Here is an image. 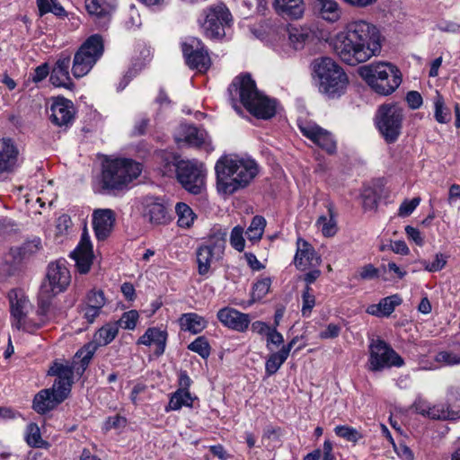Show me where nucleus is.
Segmentation results:
<instances>
[{"instance_id": "31", "label": "nucleus", "mask_w": 460, "mask_h": 460, "mask_svg": "<svg viewBox=\"0 0 460 460\" xmlns=\"http://www.w3.org/2000/svg\"><path fill=\"white\" fill-rule=\"evenodd\" d=\"M274 6L278 13L290 19H298L305 12L303 0H275Z\"/></svg>"}, {"instance_id": "42", "label": "nucleus", "mask_w": 460, "mask_h": 460, "mask_svg": "<svg viewBox=\"0 0 460 460\" xmlns=\"http://www.w3.org/2000/svg\"><path fill=\"white\" fill-rule=\"evenodd\" d=\"M334 432L338 437L353 444H357L364 437L359 430L348 425L336 426Z\"/></svg>"}, {"instance_id": "44", "label": "nucleus", "mask_w": 460, "mask_h": 460, "mask_svg": "<svg viewBox=\"0 0 460 460\" xmlns=\"http://www.w3.org/2000/svg\"><path fill=\"white\" fill-rule=\"evenodd\" d=\"M434 360L446 367L460 365V351L456 352L450 349L440 350L435 355Z\"/></svg>"}, {"instance_id": "22", "label": "nucleus", "mask_w": 460, "mask_h": 460, "mask_svg": "<svg viewBox=\"0 0 460 460\" xmlns=\"http://www.w3.org/2000/svg\"><path fill=\"white\" fill-rule=\"evenodd\" d=\"M321 259L316 254L314 248L303 238L296 240V251L294 256V264L299 270H305L320 264Z\"/></svg>"}, {"instance_id": "52", "label": "nucleus", "mask_w": 460, "mask_h": 460, "mask_svg": "<svg viewBox=\"0 0 460 460\" xmlns=\"http://www.w3.org/2000/svg\"><path fill=\"white\" fill-rule=\"evenodd\" d=\"M105 303L106 299L102 290H91L86 296L85 305L92 307L99 308L102 310Z\"/></svg>"}, {"instance_id": "57", "label": "nucleus", "mask_w": 460, "mask_h": 460, "mask_svg": "<svg viewBox=\"0 0 460 460\" xmlns=\"http://www.w3.org/2000/svg\"><path fill=\"white\" fill-rule=\"evenodd\" d=\"M412 407L416 412L429 419V412H431L432 405L427 400L418 397L413 402Z\"/></svg>"}, {"instance_id": "40", "label": "nucleus", "mask_w": 460, "mask_h": 460, "mask_svg": "<svg viewBox=\"0 0 460 460\" xmlns=\"http://www.w3.org/2000/svg\"><path fill=\"white\" fill-rule=\"evenodd\" d=\"M434 117L438 123L446 124L451 120V112L446 107L444 98L438 92L434 98Z\"/></svg>"}, {"instance_id": "15", "label": "nucleus", "mask_w": 460, "mask_h": 460, "mask_svg": "<svg viewBox=\"0 0 460 460\" xmlns=\"http://www.w3.org/2000/svg\"><path fill=\"white\" fill-rule=\"evenodd\" d=\"M181 50L186 64L191 69L206 72L211 66L210 57L203 42L198 38L189 37L181 42Z\"/></svg>"}, {"instance_id": "28", "label": "nucleus", "mask_w": 460, "mask_h": 460, "mask_svg": "<svg viewBox=\"0 0 460 460\" xmlns=\"http://www.w3.org/2000/svg\"><path fill=\"white\" fill-rule=\"evenodd\" d=\"M74 367L68 364L55 362L49 369L48 374L57 376L53 387L68 396L71 391Z\"/></svg>"}, {"instance_id": "39", "label": "nucleus", "mask_w": 460, "mask_h": 460, "mask_svg": "<svg viewBox=\"0 0 460 460\" xmlns=\"http://www.w3.org/2000/svg\"><path fill=\"white\" fill-rule=\"evenodd\" d=\"M175 211L178 217V226L182 228H189L192 226L196 215L190 206L183 202H179L175 206Z\"/></svg>"}, {"instance_id": "9", "label": "nucleus", "mask_w": 460, "mask_h": 460, "mask_svg": "<svg viewBox=\"0 0 460 460\" xmlns=\"http://www.w3.org/2000/svg\"><path fill=\"white\" fill-rule=\"evenodd\" d=\"M104 52L103 39L100 34L87 38L75 53L72 73L75 77L86 75Z\"/></svg>"}, {"instance_id": "6", "label": "nucleus", "mask_w": 460, "mask_h": 460, "mask_svg": "<svg viewBox=\"0 0 460 460\" xmlns=\"http://www.w3.org/2000/svg\"><path fill=\"white\" fill-rule=\"evenodd\" d=\"M142 172V164L128 158L107 160L102 165V186L108 190H120Z\"/></svg>"}, {"instance_id": "16", "label": "nucleus", "mask_w": 460, "mask_h": 460, "mask_svg": "<svg viewBox=\"0 0 460 460\" xmlns=\"http://www.w3.org/2000/svg\"><path fill=\"white\" fill-rule=\"evenodd\" d=\"M298 128L304 137L310 139L330 155L337 150V142L333 135L325 128L312 121H300Z\"/></svg>"}, {"instance_id": "35", "label": "nucleus", "mask_w": 460, "mask_h": 460, "mask_svg": "<svg viewBox=\"0 0 460 460\" xmlns=\"http://www.w3.org/2000/svg\"><path fill=\"white\" fill-rule=\"evenodd\" d=\"M197 399L190 391L177 389L171 394L168 405L165 407V411H179L182 407L192 408L193 402Z\"/></svg>"}, {"instance_id": "13", "label": "nucleus", "mask_w": 460, "mask_h": 460, "mask_svg": "<svg viewBox=\"0 0 460 460\" xmlns=\"http://www.w3.org/2000/svg\"><path fill=\"white\" fill-rule=\"evenodd\" d=\"M368 369L373 372L387 367L403 366L402 358L381 339L372 340L369 344Z\"/></svg>"}, {"instance_id": "47", "label": "nucleus", "mask_w": 460, "mask_h": 460, "mask_svg": "<svg viewBox=\"0 0 460 460\" xmlns=\"http://www.w3.org/2000/svg\"><path fill=\"white\" fill-rule=\"evenodd\" d=\"M139 319V314L137 310H129L122 314L119 321L114 322L118 328L125 330H134Z\"/></svg>"}, {"instance_id": "30", "label": "nucleus", "mask_w": 460, "mask_h": 460, "mask_svg": "<svg viewBox=\"0 0 460 460\" xmlns=\"http://www.w3.org/2000/svg\"><path fill=\"white\" fill-rule=\"evenodd\" d=\"M167 337L168 334L166 331L160 330L156 327H150L139 337L137 343L146 346L155 345V354L161 356L165 350Z\"/></svg>"}, {"instance_id": "29", "label": "nucleus", "mask_w": 460, "mask_h": 460, "mask_svg": "<svg viewBox=\"0 0 460 460\" xmlns=\"http://www.w3.org/2000/svg\"><path fill=\"white\" fill-rule=\"evenodd\" d=\"M40 249V239L37 238L26 242L20 246L12 247L6 253L4 260L12 266L21 264L25 259L37 252Z\"/></svg>"}, {"instance_id": "56", "label": "nucleus", "mask_w": 460, "mask_h": 460, "mask_svg": "<svg viewBox=\"0 0 460 460\" xmlns=\"http://www.w3.org/2000/svg\"><path fill=\"white\" fill-rule=\"evenodd\" d=\"M447 263L446 258L441 253L436 254L431 262L423 261L424 269L429 272H436L442 270Z\"/></svg>"}, {"instance_id": "41", "label": "nucleus", "mask_w": 460, "mask_h": 460, "mask_svg": "<svg viewBox=\"0 0 460 460\" xmlns=\"http://www.w3.org/2000/svg\"><path fill=\"white\" fill-rule=\"evenodd\" d=\"M265 226H266L265 218L261 216H255L252 218V220L246 231V235H247L248 240L251 242L260 241L264 233Z\"/></svg>"}, {"instance_id": "10", "label": "nucleus", "mask_w": 460, "mask_h": 460, "mask_svg": "<svg viewBox=\"0 0 460 460\" xmlns=\"http://www.w3.org/2000/svg\"><path fill=\"white\" fill-rule=\"evenodd\" d=\"M403 110L394 103H385L378 107L375 123L386 143H394L402 130Z\"/></svg>"}, {"instance_id": "23", "label": "nucleus", "mask_w": 460, "mask_h": 460, "mask_svg": "<svg viewBox=\"0 0 460 460\" xmlns=\"http://www.w3.org/2000/svg\"><path fill=\"white\" fill-rule=\"evenodd\" d=\"M115 213L110 208L95 209L93 213V226L99 241L105 240L111 233L115 223Z\"/></svg>"}, {"instance_id": "1", "label": "nucleus", "mask_w": 460, "mask_h": 460, "mask_svg": "<svg viewBox=\"0 0 460 460\" xmlns=\"http://www.w3.org/2000/svg\"><path fill=\"white\" fill-rule=\"evenodd\" d=\"M382 49V36L378 28L362 18H351L337 33L333 50L349 66L365 63L377 57Z\"/></svg>"}, {"instance_id": "43", "label": "nucleus", "mask_w": 460, "mask_h": 460, "mask_svg": "<svg viewBox=\"0 0 460 460\" xmlns=\"http://www.w3.org/2000/svg\"><path fill=\"white\" fill-rule=\"evenodd\" d=\"M270 286V278L265 277L258 279L252 286L251 293L252 301L250 304L262 299L269 293Z\"/></svg>"}, {"instance_id": "12", "label": "nucleus", "mask_w": 460, "mask_h": 460, "mask_svg": "<svg viewBox=\"0 0 460 460\" xmlns=\"http://www.w3.org/2000/svg\"><path fill=\"white\" fill-rule=\"evenodd\" d=\"M178 181L189 192L200 194L205 188L206 170L197 160H180L175 164Z\"/></svg>"}, {"instance_id": "11", "label": "nucleus", "mask_w": 460, "mask_h": 460, "mask_svg": "<svg viewBox=\"0 0 460 460\" xmlns=\"http://www.w3.org/2000/svg\"><path fill=\"white\" fill-rule=\"evenodd\" d=\"M199 19L204 34L210 39H221L225 36V28L232 22V14L223 3H217L203 10Z\"/></svg>"}, {"instance_id": "37", "label": "nucleus", "mask_w": 460, "mask_h": 460, "mask_svg": "<svg viewBox=\"0 0 460 460\" xmlns=\"http://www.w3.org/2000/svg\"><path fill=\"white\" fill-rule=\"evenodd\" d=\"M117 0H85V7L91 15L98 18L110 15L116 8Z\"/></svg>"}, {"instance_id": "48", "label": "nucleus", "mask_w": 460, "mask_h": 460, "mask_svg": "<svg viewBox=\"0 0 460 460\" xmlns=\"http://www.w3.org/2000/svg\"><path fill=\"white\" fill-rule=\"evenodd\" d=\"M188 349L198 353L201 358H207L210 355V346L204 336H199L188 345Z\"/></svg>"}, {"instance_id": "64", "label": "nucleus", "mask_w": 460, "mask_h": 460, "mask_svg": "<svg viewBox=\"0 0 460 460\" xmlns=\"http://www.w3.org/2000/svg\"><path fill=\"white\" fill-rule=\"evenodd\" d=\"M406 101L409 106L413 110L419 109L422 104V97L416 91L409 92L406 95Z\"/></svg>"}, {"instance_id": "7", "label": "nucleus", "mask_w": 460, "mask_h": 460, "mask_svg": "<svg viewBox=\"0 0 460 460\" xmlns=\"http://www.w3.org/2000/svg\"><path fill=\"white\" fill-rule=\"evenodd\" d=\"M313 66L321 93L330 98L344 93L349 79L344 70L334 60L330 58H321L315 59Z\"/></svg>"}, {"instance_id": "3", "label": "nucleus", "mask_w": 460, "mask_h": 460, "mask_svg": "<svg viewBox=\"0 0 460 460\" xmlns=\"http://www.w3.org/2000/svg\"><path fill=\"white\" fill-rule=\"evenodd\" d=\"M228 91L232 96L234 108H236L234 98L238 97L243 107L258 119H268L276 114V101L263 95L248 74L236 76L229 85Z\"/></svg>"}, {"instance_id": "49", "label": "nucleus", "mask_w": 460, "mask_h": 460, "mask_svg": "<svg viewBox=\"0 0 460 460\" xmlns=\"http://www.w3.org/2000/svg\"><path fill=\"white\" fill-rule=\"evenodd\" d=\"M311 287H305L302 294V315L308 317L311 314V311L315 305V296L312 294Z\"/></svg>"}, {"instance_id": "34", "label": "nucleus", "mask_w": 460, "mask_h": 460, "mask_svg": "<svg viewBox=\"0 0 460 460\" xmlns=\"http://www.w3.org/2000/svg\"><path fill=\"white\" fill-rule=\"evenodd\" d=\"M402 299L394 295L383 298L378 304L367 307V313L375 316H389L396 305H400Z\"/></svg>"}, {"instance_id": "62", "label": "nucleus", "mask_w": 460, "mask_h": 460, "mask_svg": "<svg viewBox=\"0 0 460 460\" xmlns=\"http://www.w3.org/2000/svg\"><path fill=\"white\" fill-rule=\"evenodd\" d=\"M379 269L375 268L372 264H367L361 268L359 276L362 279H372L379 276Z\"/></svg>"}, {"instance_id": "21", "label": "nucleus", "mask_w": 460, "mask_h": 460, "mask_svg": "<svg viewBox=\"0 0 460 460\" xmlns=\"http://www.w3.org/2000/svg\"><path fill=\"white\" fill-rule=\"evenodd\" d=\"M217 316L224 326L239 332H245L251 323L248 314L242 313L232 307L220 309Z\"/></svg>"}, {"instance_id": "2", "label": "nucleus", "mask_w": 460, "mask_h": 460, "mask_svg": "<svg viewBox=\"0 0 460 460\" xmlns=\"http://www.w3.org/2000/svg\"><path fill=\"white\" fill-rule=\"evenodd\" d=\"M218 192L232 195L247 187L259 172L257 163L249 157L222 155L215 164Z\"/></svg>"}, {"instance_id": "50", "label": "nucleus", "mask_w": 460, "mask_h": 460, "mask_svg": "<svg viewBox=\"0 0 460 460\" xmlns=\"http://www.w3.org/2000/svg\"><path fill=\"white\" fill-rule=\"evenodd\" d=\"M243 233V228L240 226H236L232 229L230 234V244L238 252H243L245 247Z\"/></svg>"}, {"instance_id": "51", "label": "nucleus", "mask_w": 460, "mask_h": 460, "mask_svg": "<svg viewBox=\"0 0 460 460\" xmlns=\"http://www.w3.org/2000/svg\"><path fill=\"white\" fill-rule=\"evenodd\" d=\"M26 442L33 447H40L42 442L40 429L35 423H30L26 431Z\"/></svg>"}, {"instance_id": "19", "label": "nucleus", "mask_w": 460, "mask_h": 460, "mask_svg": "<svg viewBox=\"0 0 460 460\" xmlns=\"http://www.w3.org/2000/svg\"><path fill=\"white\" fill-rule=\"evenodd\" d=\"M66 398L67 395L52 386L51 388L40 391L34 396L32 408L36 412L44 414L55 409Z\"/></svg>"}, {"instance_id": "14", "label": "nucleus", "mask_w": 460, "mask_h": 460, "mask_svg": "<svg viewBox=\"0 0 460 460\" xmlns=\"http://www.w3.org/2000/svg\"><path fill=\"white\" fill-rule=\"evenodd\" d=\"M118 324L109 323L101 327L93 335V341L79 349L75 357L81 358L82 371L87 367L90 360L99 347L110 344L118 335Z\"/></svg>"}, {"instance_id": "55", "label": "nucleus", "mask_w": 460, "mask_h": 460, "mask_svg": "<svg viewBox=\"0 0 460 460\" xmlns=\"http://www.w3.org/2000/svg\"><path fill=\"white\" fill-rule=\"evenodd\" d=\"M420 203V198L416 197L411 200L405 199L400 206L398 215L400 217L410 216Z\"/></svg>"}, {"instance_id": "32", "label": "nucleus", "mask_w": 460, "mask_h": 460, "mask_svg": "<svg viewBox=\"0 0 460 460\" xmlns=\"http://www.w3.org/2000/svg\"><path fill=\"white\" fill-rule=\"evenodd\" d=\"M178 323L181 331L189 332L192 334L201 332L208 325L207 320L196 313L182 314Z\"/></svg>"}, {"instance_id": "24", "label": "nucleus", "mask_w": 460, "mask_h": 460, "mask_svg": "<svg viewBox=\"0 0 460 460\" xmlns=\"http://www.w3.org/2000/svg\"><path fill=\"white\" fill-rule=\"evenodd\" d=\"M175 139L178 144L184 142L189 146L197 147L205 146L208 148L211 145L205 130L187 124L180 126Z\"/></svg>"}, {"instance_id": "27", "label": "nucleus", "mask_w": 460, "mask_h": 460, "mask_svg": "<svg viewBox=\"0 0 460 460\" xmlns=\"http://www.w3.org/2000/svg\"><path fill=\"white\" fill-rule=\"evenodd\" d=\"M71 66V58L69 55L62 54L50 73L49 80L54 86L71 89L74 85L70 75L69 68Z\"/></svg>"}, {"instance_id": "60", "label": "nucleus", "mask_w": 460, "mask_h": 460, "mask_svg": "<svg viewBox=\"0 0 460 460\" xmlns=\"http://www.w3.org/2000/svg\"><path fill=\"white\" fill-rule=\"evenodd\" d=\"M71 226V218L68 215L63 214L58 217L56 228L58 234H65Z\"/></svg>"}, {"instance_id": "4", "label": "nucleus", "mask_w": 460, "mask_h": 460, "mask_svg": "<svg viewBox=\"0 0 460 460\" xmlns=\"http://www.w3.org/2000/svg\"><path fill=\"white\" fill-rule=\"evenodd\" d=\"M71 281L70 272L65 261L51 262L47 270L46 279L41 284L39 293L38 314L41 317L40 323H36V329L49 318L51 299L58 294L64 292Z\"/></svg>"}, {"instance_id": "58", "label": "nucleus", "mask_w": 460, "mask_h": 460, "mask_svg": "<svg viewBox=\"0 0 460 460\" xmlns=\"http://www.w3.org/2000/svg\"><path fill=\"white\" fill-rule=\"evenodd\" d=\"M341 326L335 323H329L325 330L321 332L319 337L323 340L334 339L341 333Z\"/></svg>"}, {"instance_id": "25", "label": "nucleus", "mask_w": 460, "mask_h": 460, "mask_svg": "<svg viewBox=\"0 0 460 460\" xmlns=\"http://www.w3.org/2000/svg\"><path fill=\"white\" fill-rule=\"evenodd\" d=\"M19 150L11 138L0 137V174L12 172L18 166Z\"/></svg>"}, {"instance_id": "8", "label": "nucleus", "mask_w": 460, "mask_h": 460, "mask_svg": "<svg viewBox=\"0 0 460 460\" xmlns=\"http://www.w3.org/2000/svg\"><path fill=\"white\" fill-rule=\"evenodd\" d=\"M227 229L216 226L211 229L208 241L197 250L199 273L206 275L213 263L223 258L226 243Z\"/></svg>"}, {"instance_id": "54", "label": "nucleus", "mask_w": 460, "mask_h": 460, "mask_svg": "<svg viewBox=\"0 0 460 460\" xmlns=\"http://www.w3.org/2000/svg\"><path fill=\"white\" fill-rule=\"evenodd\" d=\"M266 338V347L269 350H272V345L279 347L284 343V337L279 332H278L276 326H272Z\"/></svg>"}, {"instance_id": "17", "label": "nucleus", "mask_w": 460, "mask_h": 460, "mask_svg": "<svg viewBox=\"0 0 460 460\" xmlns=\"http://www.w3.org/2000/svg\"><path fill=\"white\" fill-rule=\"evenodd\" d=\"M142 216L151 225H165L170 221L167 208L158 197L146 196L142 199Z\"/></svg>"}, {"instance_id": "59", "label": "nucleus", "mask_w": 460, "mask_h": 460, "mask_svg": "<svg viewBox=\"0 0 460 460\" xmlns=\"http://www.w3.org/2000/svg\"><path fill=\"white\" fill-rule=\"evenodd\" d=\"M49 74V67L47 63H44L39 66H37L32 75H31V80L34 83L41 82L43 79H45L48 75Z\"/></svg>"}, {"instance_id": "53", "label": "nucleus", "mask_w": 460, "mask_h": 460, "mask_svg": "<svg viewBox=\"0 0 460 460\" xmlns=\"http://www.w3.org/2000/svg\"><path fill=\"white\" fill-rule=\"evenodd\" d=\"M429 419L436 420H451L449 410L447 403H438L432 405Z\"/></svg>"}, {"instance_id": "61", "label": "nucleus", "mask_w": 460, "mask_h": 460, "mask_svg": "<svg viewBox=\"0 0 460 460\" xmlns=\"http://www.w3.org/2000/svg\"><path fill=\"white\" fill-rule=\"evenodd\" d=\"M384 273H393L398 279H402L406 275V271L402 270L395 262L390 261L387 265H382L380 268Z\"/></svg>"}, {"instance_id": "63", "label": "nucleus", "mask_w": 460, "mask_h": 460, "mask_svg": "<svg viewBox=\"0 0 460 460\" xmlns=\"http://www.w3.org/2000/svg\"><path fill=\"white\" fill-rule=\"evenodd\" d=\"M437 28L443 32L456 33L460 30V24L452 21H442L438 23Z\"/></svg>"}, {"instance_id": "38", "label": "nucleus", "mask_w": 460, "mask_h": 460, "mask_svg": "<svg viewBox=\"0 0 460 460\" xmlns=\"http://www.w3.org/2000/svg\"><path fill=\"white\" fill-rule=\"evenodd\" d=\"M288 40L295 49H300L311 37V31L305 27L290 26L288 28Z\"/></svg>"}, {"instance_id": "26", "label": "nucleus", "mask_w": 460, "mask_h": 460, "mask_svg": "<svg viewBox=\"0 0 460 460\" xmlns=\"http://www.w3.org/2000/svg\"><path fill=\"white\" fill-rule=\"evenodd\" d=\"M50 111L51 121L58 127L68 126L74 119L73 102L65 98L55 100L51 104Z\"/></svg>"}, {"instance_id": "45", "label": "nucleus", "mask_w": 460, "mask_h": 460, "mask_svg": "<svg viewBox=\"0 0 460 460\" xmlns=\"http://www.w3.org/2000/svg\"><path fill=\"white\" fill-rule=\"evenodd\" d=\"M288 357L285 352L280 350L271 353L265 363V371L268 376H272L280 368L287 360Z\"/></svg>"}, {"instance_id": "20", "label": "nucleus", "mask_w": 460, "mask_h": 460, "mask_svg": "<svg viewBox=\"0 0 460 460\" xmlns=\"http://www.w3.org/2000/svg\"><path fill=\"white\" fill-rule=\"evenodd\" d=\"M71 257L75 260V266L80 273L85 274L90 270L93 253L90 236L86 231L82 234L81 240L72 252Z\"/></svg>"}, {"instance_id": "18", "label": "nucleus", "mask_w": 460, "mask_h": 460, "mask_svg": "<svg viewBox=\"0 0 460 460\" xmlns=\"http://www.w3.org/2000/svg\"><path fill=\"white\" fill-rule=\"evenodd\" d=\"M9 301L11 306V315L13 317V327L20 330L23 329L31 332L29 323L26 322V309L29 305V300L17 291L12 290L9 293Z\"/></svg>"}, {"instance_id": "36", "label": "nucleus", "mask_w": 460, "mask_h": 460, "mask_svg": "<svg viewBox=\"0 0 460 460\" xmlns=\"http://www.w3.org/2000/svg\"><path fill=\"white\" fill-rule=\"evenodd\" d=\"M327 210L328 214L320 216L315 222V226L323 236L332 237L336 234L338 227L332 204H328Z\"/></svg>"}, {"instance_id": "33", "label": "nucleus", "mask_w": 460, "mask_h": 460, "mask_svg": "<svg viewBox=\"0 0 460 460\" xmlns=\"http://www.w3.org/2000/svg\"><path fill=\"white\" fill-rule=\"evenodd\" d=\"M315 7L320 16L330 22H335L341 17V9L335 0H315Z\"/></svg>"}, {"instance_id": "5", "label": "nucleus", "mask_w": 460, "mask_h": 460, "mask_svg": "<svg viewBox=\"0 0 460 460\" xmlns=\"http://www.w3.org/2000/svg\"><path fill=\"white\" fill-rule=\"evenodd\" d=\"M358 72L374 92L384 96L392 94L402 83V73L388 62L364 65Z\"/></svg>"}, {"instance_id": "46", "label": "nucleus", "mask_w": 460, "mask_h": 460, "mask_svg": "<svg viewBox=\"0 0 460 460\" xmlns=\"http://www.w3.org/2000/svg\"><path fill=\"white\" fill-rule=\"evenodd\" d=\"M447 406L449 410L451 420L460 419V395L451 389L447 397Z\"/></svg>"}]
</instances>
